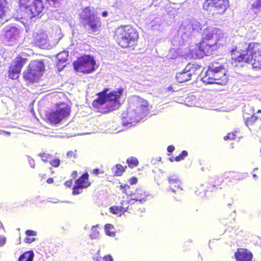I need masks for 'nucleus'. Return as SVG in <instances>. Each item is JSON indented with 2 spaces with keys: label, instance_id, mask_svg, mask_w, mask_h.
I'll return each instance as SVG.
<instances>
[{
  "label": "nucleus",
  "instance_id": "nucleus-1",
  "mask_svg": "<svg viewBox=\"0 0 261 261\" xmlns=\"http://www.w3.org/2000/svg\"><path fill=\"white\" fill-rule=\"evenodd\" d=\"M225 41L224 32L219 28L208 27L202 32V40L195 48L196 55L199 57L211 54L212 47L215 44H223Z\"/></svg>",
  "mask_w": 261,
  "mask_h": 261
},
{
  "label": "nucleus",
  "instance_id": "nucleus-2",
  "mask_svg": "<svg viewBox=\"0 0 261 261\" xmlns=\"http://www.w3.org/2000/svg\"><path fill=\"white\" fill-rule=\"evenodd\" d=\"M139 38V32L130 25H120L113 32V39L123 49L135 50Z\"/></svg>",
  "mask_w": 261,
  "mask_h": 261
},
{
  "label": "nucleus",
  "instance_id": "nucleus-3",
  "mask_svg": "<svg viewBox=\"0 0 261 261\" xmlns=\"http://www.w3.org/2000/svg\"><path fill=\"white\" fill-rule=\"evenodd\" d=\"M109 89L105 88L97 94V98L93 100V106L95 108L106 105L102 113H108L117 109L120 106L119 99L123 92V89L112 91L107 94Z\"/></svg>",
  "mask_w": 261,
  "mask_h": 261
},
{
  "label": "nucleus",
  "instance_id": "nucleus-4",
  "mask_svg": "<svg viewBox=\"0 0 261 261\" xmlns=\"http://www.w3.org/2000/svg\"><path fill=\"white\" fill-rule=\"evenodd\" d=\"M237 49V47H234L230 51L232 60L234 62L250 63L253 57L261 54V43L250 42L246 50Z\"/></svg>",
  "mask_w": 261,
  "mask_h": 261
},
{
  "label": "nucleus",
  "instance_id": "nucleus-5",
  "mask_svg": "<svg viewBox=\"0 0 261 261\" xmlns=\"http://www.w3.org/2000/svg\"><path fill=\"white\" fill-rule=\"evenodd\" d=\"M44 70L45 65L43 61L34 60L23 72V78L29 83L38 82L40 80Z\"/></svg>",
  "mask_w": 261,
  "mask_h": 261
},
{
  "label": "nucleus",
  "instance_id": "nucleus-6",
  "mask_svg": "<svg viewBox=\"0 0 261 261\" xmlns=\"http://www.w3.org/2000/svg\"><path fill=\"white\" fill-rule=\"evenodd\" d=\"M70 113V107L65 103H61L58 105L55 111L49 112L46 114V118L51 124H57L68 117Z\"/></svg>",
  "mask_w": 261,
  "mask_h": 261
},
{
  "label": "nucleus",
  "instance_id": "nucleus-7",
  "mask_svg": "<svg viewBox=\"0 0 261 261\" xmlns=\"http://www.w3.org/2000/svg\"><path fill=\"white\" fill-rule=\"evenodd\" d=\"M128 105L141 118L146 116L150 110L148 101L137 95H133L129 99Z\"/></svg>",
  "mask_w": 261,
  "mask_h": 261
},
{
  "label": "nucleus",
  "instance_id": "nucleus-8",
  "mask_svg": "<svg viewBox=\"0 0 261 261\" xmlns=\"http://www.w3.org/2000/svg\"><path fill=\"white\" fill-rule=\"evenodd\" d=\"M203 10L213 14H222L229 7V0H201Z\"/></svg>",
  "mask_w": 261,
  "mask_h": 261
},
{
  "label": "nucleus",
  "instance_id": "nucleus-9",
  "mask_svg": "<svg viewBox=\"0 0 261 261\" xmlns=\"http://www.w3.org/2000/svg\"><path fill=\"white\" fill-rule=\"evenodd\" d=\"M74 68L77 71L84 73H90L95 70L96 62L90 56H82L73 63Z\"/></svg>",
  "mask_w": 261,
  "mask_h": 261
},
{
  "label": "nucleus",
  "instance_id": "nucleus-10",
  "mask_svg": "<svg viewBox=\"0 0 261 261\" xmlns=\"http://www.w3.org/2000/svg\"><path fill=\"white\" fill-rule=\"evenodd\" d=\"M23 29L18 25L8 26L3 29V38L6 42L13 43L21 36Z\"/></svg>",
  "mask_w": 261,
  "mask_h": 261
},
{
  "label": "nucleus",
  "instance_id": "nucleus-11",
  "mask_svg": "<svg viewBox=\"0 0 261 261\" xmlns=\"http://www.w3.org/2000/svg\"><path fill=\"white\" fill-rule=\"evenodd\" d=\"M28 59L22 58L19 56L17 57L15 60L12 62L8 69V76L12 80H16L19 76L24 65L27 63Z\"/></svg>",
  "mask_w": 261,
  "mask_h": 261
},
{
  "label": "nucleus",
  "instance_id": "nucleus-12",
  "mask_svg": "<svg viewBox=\"0 0 261 261\" xmlns=\"http://www.w3.org/2000/svg\"><path fill=\"white\" fill-rule=\"evenodd\" d=\"M214 62V67L216 69L215 74L217 75L216 77L217 84L221 85H225L228 82V74L226 68H225L226 63H223L219 61Z\"/></svg>",
  "mask_w": 261,
  "mask_h": 261
},
{
  "label": "nucleus",
  "instance_id": "nucleus-13",
  "mask_svg": "<svg viewBox=\"0 0 261 261\" xmlns=\"http://www.w3.org/2000/svg\"><path fill=\"white\" fill-rule=\"evenodd\" d=\"M244 121L250 130H256L261 128V110L253 115L245 114L244 115Z\"/></svg>",
  "mask_w": 261,
  "mask_h": 261
},
{
  "label": "nucleus",
  "instance_id": "nucleus-14",
  "mask_svg": "<svg viewBox=\"0 0 261 261\" xmlns=\"http://www.w3.org/2000/svg\"><path fill=\"white\" fill-rule=\"evenodd\" d=\"M89 176L88 173L85 172L75 181V185L72 188V195H76L82 193L84 189L87 188L91 185Z\"/></svg>",
  "mask_w": 261,
  "mask_h": 261
},
{
  "label": "nucleus",
  "instance_id": "nucleus-15",
  "mask_svg": "<svg viewBox=\"0 0 261 261\" xmlns=\"http://www.w3.org/2000/svg\"><path fill=\"white\" fill-rule=\"evenodd\" d=\"M148 193L141 188H137L130 194V199L128 200L130 205L137 203L143 204L147 200Z\"/></svg>",
  "mask_w": 261,
  "mask_h": 261
},
{
  "label": "nucleus",
  "instance_id": "nucleus-16",
  "mask_svg": "<svg viewBox=\"0 0 261 261\" xmlns=\"http://www.w3.org/2000/svg\"><path fill=\"white\" fill-rule=\"evenodd\" d=\"M141 118L140 116L129 107L125 112L122 113L121 120L124 126L129 124H133L139 121Z\"/></svg>",
  "mask_w": 261,
  "mask_h": 261
},
{
  "label": "nucleus",
  "instance_id": "nucleus-17",
  "mask_svg": "<svg viewBox=\"0 0 261 261\" xmlns=\"http://www.w3.org/2000/svg\"><path fill=\"white\" fill-rule=\"evenodd\" d=\"M168 181L169 184V191L175 195H180L184 191L183 184L178 176L172 175L168 177Z\"/></svg>",
  "mask_w": 261,
  "mask_h": 261
},
{
  "label": "nucleus",
  "instance_id": "nucleus-18",
  "mask_svg": "<svg viewBox=\"0 0 261 261\" xmlns=\"http://www.w3.org/2000/svg\"><path fill=\"white\" fill-rule=\"evenodd\" d=\"M82 19L83 20V25L84 27L88 25L92 33L98 31L101 26L100 20L93 14L89 15Z\"/></svg>",
  "mask_w": 261,
  "mask_h": 261
},
{
  "label": "nucleus",
  "instance_id": "nucleus-19",
  "mask_svg": "<svg viewBox=\"0 0 261 261\" xmlns=\"http://www.w3.org/2000/svg\"><path fill=\"white\" fill-rule=\"evenodd\" d=\"M29 12H27V17L29 18L38 16L42 13L44 9L42 0H34L31 5L29 6Z\"/></svg>",
  "mask_w": 261,
  "mask_h": 261
},
{
  "label": "nucleus",
  "instance_id": "nucleus-20",
  "mask_svg": "<svg viewBox=\"0 0 261 261\" xmlns=\"http://www.w3.org/2000/svg\"><path fill=\"white\" fill-rule=\"evenodd\" d=\"M215 69L214 62H213L208 66L207 71L205 72V75L203 77H200V80L207 84H217L216 77L217 76L215 74L216 69Z\"/></svg>",
  "mask_w": 261,
  "mask_h": 261
},
{
  "label": "nucleus",
  "instance_id": "nucleus-21",
  "mask_svg": "<svg viewBox=\"0 0 261 261\" xmlns=\"http://www.w3.org/2000/svg\"><path fill=\"white\" fill-rule=\"evenodd\" d=\"M234 256L236 261H252V253L246 248H238Z\"/></svg>",
  "mask_w": 261,
  "mask_h": 261
},
{
  "label": "nucleus",
  "instance_id": "nucleus-22",
  "mask_svg": "<svg viewBox=\"0 0 261 261\" xmlns=\"http://www.w3.org/2000/svg\"><path fill=\"white\" fill-rule=\"evenodd\" d=\"M48 37L47 34L43 31L35 33L33 36V44L39 47H45L47 44Z\"/></svg>",
  "mask_w": 261,
  "mask_h": 261
},
{
  "label": "nucleus",
  "instance_id": "nucleus-23",
  "mask_svg": "<svg viewBox=\"0 0 261 261\" xmlns=\"http://www.w3.org/2000/svg\"><path fill=\"white\" fill-rule=\"evenodd\" d=\"M38 156L41 158V160L45 163H49L50 165L54 167L57 168L60 165V160L58 158L53 159V155L48 152H40Z\"/></svg>",
  "mask_w": 261,
  "mask_h": 261
},
{
  "label": "nucleus",
  "instance_id": "nucleus-24",
  "mask_svg": "<svg viewBox=\"0 0 261 261\" xmlns=\"http://www.w3.org/2000/svg\"><path fill=\"white\" fill-rule=\"evenodd\" d=\"M132 205L129 204L128 201L122 200L120 205L113 206L110 207L111 212L114 214L121 216L129 209Z\"/></svg>",
  "mask_w": 261,
  "mask_h": 261
},
{
  "label": "nucleus",
  "instance_id": "nucleus-25",
  "mask_svg": "<svg viewBox=\"0 0 261 261\" xmlns=\"http://www.w3.org/2000/svg\"><path fill=\"white\" fill-rule=\"evenodd\" d=\"M188 71L190 74V76L191 80H197L199 79V74L201 72V68L199 65H189L187 66Z\"/></svg>",
  "mask_w": 261,
  "mask_h": 261
},
{
  "label": "nucleus",
  "instance_id": "nucleus-26",
  "mask_svg": "<svg viewBox=\"0 0 261 261\" xmlns=\"http://www.w3.org/2000/svg\"><path fill=\"white\" fill-rule=\"evenodd\" d=\"M187 68L188 67H186V68L182 71L177 72L176 73V80L178 83H183L191 80V79L190 76V74H189Z\"/></svg>",
  "mask_w": 261,
  "mask_h": 261
},
{
  "label": "nucleus",
  "instance_id": "nucleus-27",
  "mask_svg": "<svg viewBox=\"0 0 261 261\" xmlns=\"http://www.w3.org/2000/svg\"><path fill=\"white\" fill-rule=\"evenodd\" d=\"M10 9L6 0H0V19H4L7 16Z\"/></svg>",
  "mask_w": 261,
  "mask_h": 261
},
{
  "label": "nucleus",
  "instance_id": "nucleus-28",
  "mask_svg": "<svg viewBox=\"0 0 261 261\" xmlns=\"http://www.w3.org/2000/svg\"><path fill=\"white\" fill-rule=\"evenodd\" d=\"M34 252L33 251H28L24 252L18 258V261H33Z\"/></svg>",
  "mask_w": 261,
  "mask_h": 261
},
{
  "label": "nucleus",
  "instance_id": "nucleus-29",
  "mask_svg": "<svg viewBox=\"0 0 261 261\" xmlns=\"http://www.w3.org/2000/svg\"><path fill=\"white\" fill-rule=\"evenodd\" d=\"M126 168V166L123 167L120 164H117L112 170L114 175L120 176L125 172Z\"/></svg>",
  "mask_w": 261,
  "mask_h": 261
},
{
  "label": "nucleus",
  "instance_id": "nucleus-30",
  "mask_svg": "<svg viewBox=\"0 0 261 261\" xmlns=\"http://www.w3.org/2000/svg\"><path fill=\"white\" fill-rule=\"evenodd\" d=\"M251 62L254 68L261 69V54L253 57Z\"/></svg>",
  "mask_w": 261,
  "mask_h": 261
},
{
  "label": "nucleus",
  "instance_id": "nucleus-31",
  "mask_svg": "<svg viewBox=\"0 0 261 261\" xmlns=\"http://www.w3.org/2000/svg\"><path fill=\"white\" fill-rule=\"evenodd\" d=\"M119 188L123 193L126 194V195L129 197L130 196V194H132L133 191L131 187L126 184L124 185H120L119 186Z\"/></svg>",
  "mask_w": 261,
  "mask_h": 261
},
{
  "label": "nucleus",
  "instance_id": "nucleus-32",
  "mask_svg": "<svg viewBox=\"0 0 261 261\" xmlns=\"http://www.w3.org/2000/svg\"><path fill=\"white\" fill-rule=\"evenodd\" d=\"M126 163L128 167L130 168H133L137 167L139 165V161L138 159L134 156H131L126 160Z\"/></svg>",
  "mask_w": 261,
  "mask_h": 261
},
{
  "label": "nucleus",
  "instance_id": "nucleus-33",
  "mask_svg": "<svg viewBox=\"0 0 261 261\" xmlns=\"http://www.w3.org/2000/svg\"><path fill=\"white\" fill-rule=\"evenodd\" d=\"M57 58L58 61V64L64 63L67 60L68 55L66 51H63L57 55Z\"/></svg>",
  "mask_w": 261,
  "mask_h": 261
},
{
  "label": "nucleus",
  "instance_id": "nucleus-34",
  "mask_svg": "<svg viewBox=\"0 0 261 261\" xmlns=\"http://www.w3.org/2000/svg\"><path fill=\"white\" fill-rule=\"evenodd\" d=\"M227 178L230 180H239L241 179V174L238 172L230 171L227 175Z\"/></svg>",
  "mask_w": 261,
  "mask_h": 261
},
{
  "label": "nucleus",
  "instance_id": "nucleus-35",
  "mask_svg": "<svg viewBox=\"0 0 261 261\" xmlns=\"http://www.w3.org/2000/svg\"><path fill=\"white\" fill-rule=\"evenodd\" d=\"M105 230L107 235L111 237H114L115 236L114 227L112 224H107L105 226Z\"/></svg>",
  "mask_w": 261,
  "mask_h": 261
},
{
  "label": "nucleus",
  "instance_id": "nucleus-36",
  "mask_svg": "<svg viewBox=\"0 0 261 261\" xmlns=\"http://www.w3.org/2000/svg\"><path fill=\"white\" fill-rule=\"evenodd\" d=\"M188 155V152L186 150L182 151L181 153L175 157H172L170 158V160L171 162H179L180 161L185 159V157H186Z\"/></svg>",
  "mask_w": 261,
  "mask_h": 261
},
{
  "label": "nucleus",
  "instance_id": "nucleus-37",
  "mask_svg": "<svg viewBox=\"0 0 261 261\" xmlns=\"http://www.w3.org/2000/svg\"><path fill=\"white\" fill-rule=\"evenodd\" d=\"M251 9L254 11L255 13L261 11V0H256L251 5Z\"/></svg>",
  "mask_w": 261,
  "mask_h": 261
},
{
  "label": "nucleus",
  "instance_id": "nucleus-38",
  "mask_svg": "<svg viewBox=\"0 0 261 261\" xmlns=\"http://www.w3.org/2000/svg\"><path fill=\"white\" fill-rule=\"evenodd\" d=\"M207 190L203 189L202 192L199 191V193H205L207 192H213L214 191L215 189L217 188V187L216 185L212 184H208L206 186Z\"/></svg>",
  "mask_w": 261,
  "mask_h": 261
},
{
  "label": "nucleus",
  "instance_id": "nucleus-39",
  "mask_svg": "<svg viewBox=\"0 0 261 261\" xmlns=\"http://www.w3.org/2000/svg\"><path fill=\"white\" fill-rule=\"evenodd\" d=\"M19 4L21 7L28 8L30 5L31 0H18Z\"/></svg>",
  "mask_w": 261,
  "mask_h": 261
},
{
  "label": "nucleus",
  "instance_id": "nucleus-40",
  "mask_svg": "<svg viewBox=\"0 0 261 261\" xmlns=\"http://www.w3.org/2000/svg\"><path fill=\"white\" fill-rule=\"evenodd\" d=\"M236 137V133H229L225 136L224 137L223 139L225 141L232 140Z\"/></svg>",
  "mask_w": 261,
  "mask_h": 261
},
{
  "label": "nucleus",
  "instance_id": "nucleus-41",
  "mask_svg": "<svg viewBox=\"0 0 261 261\" xmlns=\"http://www.w3.org/2000/svg\"><path fill=\"white\" fill-rule=\"evenodd\" d=\"M95 227H96V226H93L92 227V233L90 234V237L92 238H97L98 235H99V232L98 231H97L96 229H95Z\"/></svg>",
  "mask_w": 261,
  "mask_h": 261
},
{
  "label": "nucleus",
  "instance_id": "nucleus-42",
  "mask_svg": "<svg viewBox=\"0 0 261 261\" xmlns=\"http://www.w3.org/2000/svg\"><path fill=\"white\" fill-rule=\"evenodd\" d=\"M25 233L27 236H36L37 232L35 230L28 229L25 231Z\"/></svg>",
  "mask_w": 261,
  "mask_h": 261
},
{
  "label": "nucleus",
  "instance_id": "nucleus-43",
  "mask_svg": "<svg viewBox=\"0 0 261 261\" xmlns=\"http://www.w3.org/2000/svg\"><path fill=\"white\" fill-rule=\"evenodd\" d=\"M128 181L131 185H135L138 182V179L137 177L133 176L131 177L129 179H128Z\"/></svg>",
  "mask_w": 261,
  "mask_h": 261
},
{
  "label": "nucleus",
  "instance_id": "nucleus-44",
  "mask_svg": "<svg viewBox=\"0 0 261 261\" xmlns=\"http://www.w3.org/2000/svg\"><path fill=\"white\" fill-rule=\"evenodd\" d=\"M36 239L35 238H30L28 236L25 237L24 239V242L28 244H30L32 242L35 241Z\"/></svg>",
  "mask_w": 261,
  "mask_h": 261
},
{
  "label": "nucleus",
  "instance_id": "nucleus-45",
  "mask_svg": "<svg viewBox=\"0 0 261 261\" xmlns=\"http://www.w3.org/2000/svg\"><path fill=\"white\" fill-rule=\"evenodd\" d=\"M72 179H70L68 180H66L64 183V185L68 188H71L72 186Z\"/></svg>",
  "mask_w": 261,
  "mask_h": 261
},
{
  "label": "nucleus",
  "instance_id": "nucleus-46",
  "mask_svg": "<svg viewBox=\"0 0 261 261\" xmlns=\"http://www.w3.org/2000/svg\"><path fill=\"white\" fill-rule=\"evenodd\" d=\"M6 243V238L4 236H0V246L4 245Z\"/></svg>",
  "mask_w": 261,
  "mask_h": 261
},
{
  "label": "nucleus",
  "instance_id": "nucleus-47",
  "mask_svg": "<svg viewBox=\"0 0 261 261\" xmlns=\"http://www.w3.org/2000/svg\"><path fill=\"white\" fill-rule=\"evenodd\" d=\"M67 155L69 158H75V153L71 151H68L67 153Z\"/></svg>",
  "mask_w": 261,
  "mask_h": 261
},
{
  "label": "nucleus",
  "instance_id": "nucleus-48",
  "mask_svg": "<svg viewBox=\"0 0 261 261\" xmlns=\"http://www.w3.org/2000/svg\"><path fill=\"white\" fill-rule=\"evenodd\" d=\"M103 261H113V258L110 255H106L103 257Z\"/></svg>",
  "mask_w": 261,
  "mask_h": 261
},
{
  "label": "nucleus",
  "instance_id": "nucleus-49",
  "mask_svg": "<svg viewBox=\"0 0 261 261\" xmlns=\"http://www.w3.org/2000/svg\"><path fill=\"white\" fill-rule=\"evenodd\" d=\"M174 149H175V148H174V146H173V145H169L167 147V151H168V152H169L170 153H171V152H172L173 151Z\"/></svg>",
  "mask_w": 261,
  "mask_h": 261
},
{
  "label": "nucleus",
  "instance_id": "nucleus-50",
  "mask_svg": "<svg viewBox=\"0 0 261 261\" xmlns=\"http://www.w3.org/2000/svg\"><path fill=\"white\" fill-rule=\"evenodd\" d=\"M54 179L52 177H49L46 180V182L48 184H51L54 182Z\"/></svg>",
  "mask_w": 261,
  "mask_h": 261
},
{
  "label": "nucleus",
  "instance_id": "nucleus-51",
  "mask_svg": "<svg viewBox=\"0 0 261 261\" xmlns=\"http://www.w3.org/2000/svg\"><path fill=\"white\" fill-rule=\"evenodd\" d=\"M48 2H51L55 4L60 3L62 0H46Z\"/></svg>",
  "mask_w": 261,
  "mask_h": 261
},
{
  "label": "nucleus",
  "instance_id": "nucleus-52",
  "mask_svg": "<svg viewBox=\"0 0 261 261\" xmlns=\"http://www.w3.org/2000/svg\"><path fill=\"white\" fill-rule=\"evenodd\" d=\"M77 175V172L76 171H73L71 173V176L73 178H75Z\"/></svg>",
  "mask_w": 261,
  "mask_h": 261
},
{
  "label": "nucleus",
  "instance_id": "nucleus-53",
  "mask_svg": "<svg viewBox=\"0 0 261 261\" xmlns=\"http://www.w3.org/2000/svg\"><path fill=\"white\" fill-rule=\"evenodd\" d=\"M93 173H94L95 174H97L99 173V169H94L93 170Z\"/></svg>",
  "mask_w": 261,
  "mask_h": 261
},
{
  "label": "nucleus",
  "instance_id": "nucleus-54",
  "mask_svg": "<svg viewBox=\"0 0 261 261\" xmlns=\"http://www.w3.org/2000/svg\"><path fill=\"white\" fill-rule=\"evenodd\" d=\"M108 13L107 11H103L102 12V14H101V15L103 17H107L108 16Z\"/></svg>",
  "mask_w": 261,
  "mask_h": 261
},
{
  "label": "nucleus",
  "instance_id": "nucleus-55",
  "mask_svg": "<svg viewBox=\"0 0 261 261\" xmlns=\"http://www.w3.org/2000/svg\"><path fill=\"white\" fill-rule=\"evenodd\" d=\"M3 133H5L8 135H10V132H6V131H4V130H0V134H3Z\"/></svg>",
  "mask_w": 261,
  "mask_h": 261
},
{
  "label": "nucleus",
  "instance_id": "nucleus-56",
  "mask_svg": "<svg viewBox=\"0 0 261 261\" xmlns=\"http://www.w3.org/2000/svg\"><path fill=\"white\" fill-rule=\"evenodd\" d=\"M167 90H168V91H172L173 92H174V90H173L172 89V86H170L168 87V88H167Z\"/></svg>",
  "mask_w": 261,
  "mask_h": 261
},
{
  "label": "nucleus",
  "instance_id": "nucleus-57",
  "mask_svg": "<svg viewBox=\"0 0 261 261\" xmlns=\"http://www.w3.org/2000/svg\"><path fill=\"white\" fill-rule=\"evenodd\" d=\"M203 186H203V185H200V186H199V188H197V189H199V190H200V189H201L202 188H203Z\"/></svg>",
  "mask_w": 261,
  "mask_h": 261
},
{
  "label": "nucleus",
  "instance_id": "nucleus-58",
  "mask_svg": "<svg viewBox=\"0 0 261 261\" xmlns=\"http://www.w3.org/2000/svg\"><path fill=\"white\" fill-rule=\"evenodd\" d=\"M45 176V174L43 175H42V178H44V176Z\"/></svg>",
  "mask_w": 261,
  "mask_h": 261
}]
</instances>
